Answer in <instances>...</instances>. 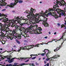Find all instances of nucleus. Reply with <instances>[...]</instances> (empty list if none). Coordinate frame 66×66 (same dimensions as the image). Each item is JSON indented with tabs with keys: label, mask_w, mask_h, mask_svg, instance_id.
I'll return each mask as SVG.
<instances>
[{
	"label": "nucleus",
	"mask_w": 66,
	"mask_h": 66,
	"mask_svg": "<svg viewBox=\"0 0 66 66\" xmlns=\"http://www.w3.org/2000/svg\"><path fill=\"white\" fill-rule=\"evenodd\" d=\"M48 11L46 10L45 13V14H46L47 16H53V17H55V19H57L59 18V16L57 15V14H56V13H51V12L52 11L53 12H54V11L53 9H52L50 8L48 9ZM54 11V12H53Z\"/></svg>",
	"instance_id": "f257e3e1"
},
{
	"label": "nucleus",
	"mask_w": 66,
	"mask_h": 66,
	"mask_svg": "<svg viewBox=\"0 0 66 66\" xmlns=\"http://www.w3.org/2000/svg\"><path fill=\"white\" fill-rule=\"evenodd\" d=\"M35 26L36 27V28L37 29L35 30H34L33 31L32 30V29L33 28V26H32V27L30 28V30L29 31V33L30 34H42V32H41L42 30V29L41 28V27H39L38 28H37L38 27V25L37 24H36Z\"/></svg>",
	"instance_id": "f03ea898"
},
{
	"label": "nucleus",
	"mask_w": 66,
	"mask_h": 66,
	"mask_svg": "<svg viewBox=\"0 0 66 66\" xmlns=\"http://www.w3.org/2000/svg\"><path fill=\"white\" fill-rule=\"evenodd\" d=\"M48 17V16L47 15V14H43L42 15V16L44 18V19L45 20L44 21V22H43L42 23V24H44V26L45 27H49V24L48 23H47V22H46V21H47L48 20V18H46V16Z\"/></svg>",
	"instance_id": "7ed1b4c3"
},
{
	"label": "nucleus",
	"mask_w": 66,
	"mask_h": 66,
	"mask_svg": "<svg viewBox=\"0 0 66 66\" xmlns=\"http://www.w3.org/2000/svg\"><path fill=\"white\" fill-rule=\"evenodd\" d=\"M32 27V26L30 25V27H28V28H26V27H21V31H23V32H24L25 33H30V29H31Z\"/></svg>",
	"instance_id": "20e7f679"
},
{
	"label": "nucleus",
	"mask_w": 66,
	"mask_h": 66,
	"mask_svg": "<svg viewBox=\"0 0 66 66\" xmlns=\"http://www.w3.org/2000/svg\"><path fill=\"white\" fill-rule=\"evenodd\" d=\"M19 17L18 16L16 18V16L14 17V19L11 20V23H16V21H17L19 23H20L21 21L22 20V19L20 18H19Z\"/></svg>",
	"instance_id": "39448f33"
},
{
	"label": "nucleus",
	"mask_w": 66,
	"mask_h": 66,
	"mask_svg": "<svg viewBox=\"0 0 66 66\" xmlns=\"http://www.w3.org/2000/svg\"><path fill=\"white\" fill-rule=\"evenodd\" d=\"M56 11L59 14L60 16H64L65 17L66 16V14L64 12H64L63 10L57 9L56 10Z\"/></svg>",
	"instance_id": "423d86ee"
},
{
	"label": "nucleus",
	"mask_w": 66,
	"mask_h": 66,
	"mask_svg": "<svg viewBox=\"0 0 66 66\" xmlns=\"http://www.w3.org/2000/svg\"><path fill=\"white\" fill-rule=\"evenodd\" d=\"M31 11H30V13H29V15H27V18H28V19H31V16H33V17H34V14L33 13V11H34V9H33L32 8H31V9H30Z\"/></svg>",
	"instance_id": "0eeeda50"
},
{
	"label": "nucleus",
	"mask_w": 66,
	"mask_h": 66,
	"mask_svg": "<svg viewBox=\"0 0 66 66\" xmlns=\"http://www.w3.org/2000/svg\"><path fill=\"white\" fill-rule=\"evenodd\" d=\"M8 28V25L7 24H4V28H3V32L5 31L6 33H7V32H8L9 31L10 29L7 28Z\"/></svg>",
	"instance_id": "6e6552de"
},
{
	"label": "nucleus",
	"mask_w": 66,
	"mask_h": 66,
	"mask_svg": "<svg viewBox=\"0 0 66 66\" xmlns=\"http://www.w3.org/2000/svg\"><path fill=\"white\" fill-rule=\"evenodd\" d=\"M2 21L4 22H8V23L10 25V23H12L11 20H9L8 18H3Z\"/></svg>",
	"instance_id": "1a4fd4ad"
},
{
	"label": "nucleus",
	"mask_w": 66,
	"mask_h": 66,
	"mask_svg": "<svg viewBox=\"0 0 66 66\" xmlns=\"http://www.w3.org/2000/svg\"><path fill=\"white\" fill-rule=\"evenodd\" d=\"M21 18L22 19V20H23L24 23H21L20 24V25L21 26H24V24H27V21H28V20L27 19H25L24 17H21Z\"/></svg>",
	"instance_id": "9d476101"
},
{
	"label": "nucleus",
	"mask_w": 66,
	"mask_h": 66,
	"mask_svg": "<svg viewBox=\"0 0 66 66\" xmlns=\"http://www.w3.org/2000/svg\"><path fill=\"white\" fill-rule=\"evenodd\" d=\"M15 34L16 35V36H13V37H14V38L15 39H16V38H17L18 39H21V37H22L21 35H20L18 34Z\"/></svg>",
	"instance_id": "9b49d317"
},
{
	"label": "nucleus",
	"mask_w": 66,
	"mask_h": 66,
	"mask_svg": "<svg viewBox=\"0 0 66 66\" xmlns=\"http://www.w3.org/2000/svg\"><path fill=\"white\" fill-rule=\"evenodd\" d=\"M15 23H9L10 26L12 28H13L14 27H15V28L16 29H18V26L17 25V24H16Z\"/></svg>",
	"instance_id": "f8f14e48"
},
{
	"label": "nucleus",
	"mask_w": 66,
	"mask_h": 66,
	"mask_svg": "<svg viewBox=\"0 0 66 66\" xmlns=\"http://www.w3.org/2000/svg\"><path fill=\"white\" fill-rule=\"evenodd\" d=\"M8 32H10V33H11L14 35L15 34H16V29H13L12 30H9Z\"/></svg>",
	"instance_id": "ddd939ff"
},
{
	"label": "nucleus",
	"mask_w": 66,
	"mask_h": 66,
	"mask_svg": "<svg viewBox=\"0 0 66 66\" xmlns=\"http://www.w3.org/2000/svg\"><path fill=\"white\" fill-rule=\"evenodd\" d=\"M56 2H54V3L55 4H56V3H57V4H56L55 5H54V9H55V8H56L57 7V6H58V4H59V5H60V1H59L58 0H56Z\"/></svg>",
	"instance_id": "4468645a"
},
{
	"label": "nucleus",
	"mask_w": 66,
	"mask_h": 66,
	"mask_svg": "<svg viewBox=\"0 0 66 66\" xmlns=\"http://www.w3.org/2000/svg\"><path fill=\"white\" fill-rule=\"evenodd\" d=\"M33 21H35V23H39L40 21H43V20H39L37 18H35L33 19Z\"/></svg>",
	"instance_id": "2eb2a0df"
},
{
	"label": "nucleus",
	"mask_w": 66,
	"mask_h": 66,
	"mask_svg": "<svg viewBox=\"0 0 66 66\" xmlns=\"http://www.w3.org/2000/svg\"><path fill=\"white\" fill-rule=\"evenodd\" d=\"M14 3H11L10 4V5H7L6 6H9V7H11V8H14V6L15 5V4H14Z\"/></svg>",
	"instance_id": "dca6fc26"
},
{
	"label": "nucleus",
	"mask_w": 66,
	"mask_h": 66,
	"mask_svg": "<svg viewBox=\"0 0 66 66\" xmlns=\"http://www.w3.org/2000/svg\"><path fill=\"white\" fill-rule=\"evenodd\" d=\"M57 57H60V55L59 56H56V57H52V58L51 59V60H50V64L51 63H52V62H51V61H54V59H57Z\"/></svg>",
	"instance_id": "f3484780"
},
{
	"label": "nucleus",
	"mask_w": 66,
	"mask_h": 66,
	"mask_svg": "<svg viewBox=\"0 0 66 66\" xmlns=\"http://www.w3.org/2000/svg\"><path fill=\"white\" fill-rule=\"evenodd\" d=\"M5 1V0H4V2L3 1V0H2V2L1 3H0V4H3L4 5V6H6V5L7 4V3H5L4 2V1Z\"/></svg>",
	"instance_id": "a211bd4d"
},
{
	"label": "nucleus",
	"mask_w": 66,
	"mask_h": 66,
	"mask_svg": "<svg viewBox=\"0 0 66 66\" xmlns=\"http://www.w3.org/2000/svg\"><path fill=\"white\" fill-rule=\"evenodd\" d=\"M34 55V54H31L30 55V56H31V57H29V58H25V57H23L21 58V59H24V60H26L27 59H30V58H31L32 57V56H34V55Z\"/></svg>",
	"instance_id": "6ab92c4d"
},
{
	"label": "nucleus",
	"mask_w": 66,
	"mask_h": 66,
	"mask_svg": "<svg viewBox=\"0 0 66 66\" xmlns=\"http://www.w3.org/2000/svg\"><path fill=\"white\" fill-rule=\"evenodd\" d=\"M64 0H62V1H61V2L59 1V5L61 6H62V4L63 3V4H64V3H65V1H64Z\"/></svg>",
	"instance_id": "aec40b11"
},
{
	"label": "nucleus",
	"mask_w": 66,
	"mask_h": 66,
	"mask_svg": "<svg viewBox=\"0 0 66 66\" xmlns=\"http://www.w3.org/2000/svg\"><path fill=\"white\" fill-rule=\"evenodd\" d=\"M27 19L28 20V21H27V22L26 24H27L28 26H29L30 25V24H31V23H32V21H31L29 22V20L28 19Z\"/></svg>",
	"instance_id": "412c9836"
},
{
	"label": "nucleus",
	"mask_w": 66,
	"mask_h": 66,
	"mask_svg": "<svg viewBox=\"0 0 66 66\" xmlns=\"http://www.w3.org/2000/svg\"><path fill=\"white\" fill-rule=\"evenodd\" d=\"M1 35H0V36L2 37H4V33L2 31H1Z\"/></svg>",
	"instance_id": "4be33fe9"
},
{
	"label": "nucleus",
	"mask_w": 66,
	"mask_h": 66,
	"mask_svg": "<svg viewBox=\"0 0 66 66\" xmlns=\"http://www.w3.org/2000/svg\"><path fill=\"white\" fill-rule=\"evenodd\" d=\"M24 13H27V14H29V15H30V11L29 12V10H27Z\"/></svg>",
	"instance_id": "5701e85b"
},
{
	"label": "nucleus",
	"mask_w": 66,
	"mask_h": 66,
	"mask_svg": "<svg viewBox=\"0 0 66 66\" xmlns=\"http://www.w3.org/2000/svg\"><path fill=\"white\" fill-rule=\"evenodd\" d=\"M0 26H1V28L2 29V30L3 31V29L4 28V25L2 24Z\"/></svg>",
	"instance_id": "b1692460"
},
{
	"label": "nucleus",
	"mask_w": 66,
	"mask_h": 66,
	"mask_svg": "<svg viewBox=\"0 0 66 66\" xmlns=\"http://www.w3.org/2000/svg\"><path fill=\"white\" fill-rule=\"evenodd\" d=\"M49 53L48 52V53L46 54V56L47 58H49Z\"/></svg>",
	"instance_id": "393cba45"
},
{
	"label": "nucleus",
	"mask_w": 66,
	"mask_h": 66,
	"mask_svg": "<svg viewBox=\"0 0 66 66\" xmlns=\"http://www.w3.org/2000/svg\"><path fill=\"white\" fill-rule=\"evenodd\" d=\"M13 59H11L10 60H9V63H12V62H13Z\"/></svg>",
	"instance_id": "a878e982"
},
{
	"label": "nucleus",
	"mask_w": 66,
	"mask_h": 66,
	"mask_svg": "<svg viewBox=\"0 0 66 66\" xmlns=\"http://www.w3.org/2000/svg\"><path fill=\"white\" fill-rule=\"evenodd\" d=\"M21 27H20L18 26V29H19V31H21L22 30L21 29Z\"/></svg>",
	"instance_id": "bb28decb"
},
{
	"label": "nucleus",
	"mask_w": 66,
	"mask_h": 66,
	"mask_svg": "<svg viewBox=\"0 0 66 66\" xmlns=\"http://www.w3.org/2000/svg\"><path fill=\"white\" fill-rule=\"evenodd\" d=\"M1 42H2L3 45H4V44L5 43V41H4L3 40H2V41H1Z\"/></svg>",
	"instance_id": "cd10ccee"
},
{
	"label": "nucleus",
	"mask_w": 66,
	"mask_h": 66,
	"mask_svg": "<svg viewBox=\"0 0 66 66\" xmlns=\"http://www.w3.org/2000/svg\"><path fill=\"white\" fill-rule=\"evenodd\" d=\"M15 40H16V43H18V44H20V42H19V41L18 40L16 39Z\"/></svg>",
	"instance_id": "c85d7f7f"
},
{
	"label": "nucleus",
	"mask_w": 66,
	"mask_h": 66,
	"mask_svg": "<svg viewBox=\"0 0 66 66\" xmlns=\"http://www.w3.org/2000/svg\"><path fill=\"white\" fill-rule=\"evenodd\" d=\"M32 45H30V46H28V49L29 50L31 48V47H32Z\"/></svg>",
	"instance_id": "c756f323"
},
{
	"label": "nucleus",
	"mask_w": 66,
	"mask_h": 66,
	"mask_svg": "<svg viewBox=\"0 0 66 66\" xmlns=\"http://www.w3.org/2000/svg\"><path fill=\"white\" fill-rule=\"evenodd\" d=\"M8 37H9V38H10L11 40H12L13 39V38L12 37H10V36H9Z\"/></svg>",
	"instance_id": "7c9ffc66"
},
{
	"label": "nucleus",
	"mask_w": 66,
	"mask_h": 66,
	"mask_svg": "<svg viewBox=\"0 0 66 66\" xmlns=\"http://www.w3.org/2000/svg\"><path fill=\"white\" fill-rule=\"evenodd\" d=\"M30 64L29 65V66H35V65L33 64V63Z\"/></svg>",
	"instance_id": "2f4dec72"
},
{
	"label": "nucleus",
	"mask_w": 66,
	"mask_h": 66,
	"mask_svg": "<svg viewBox=\"0 0 66 66\" xmlns=\"http://www.w3.org/2000/svg\"><path fill=\"white\" fill-rule=\"evenodd\" d=\"M25 47H26V49H27V50H29V46H25Z\"/></svg>",
	"instance_id": "473e14b6"
},
{
	"label": "nucleus",
	"mask_w": 66,
	"mask_h": 66,
	"mask_svg": "<svg viewBox=\"0 0 66 66\" xmlns=\"http://www.w3.org/2000/svg\"><path fill=\"white\" fill-rule=\"evenodd\" d=\"M36 15L37 17H38V16H39V13H36Z\"/></svg>",
	"instance_id": "72a5a7b5"
},
{
	"label": "nucleus",
	"mask_w": 66,
	"mask_h": 66,
	"mask_svg": "<svg viewBox=\"0 0 66 66\" xmlns=\"http://www.w3.org/2000/svg\"><path fill=\"white\" fill-rule=\"evenodd\" d=\"M33 18L32 19L29 20V22H30V21H32L33 20V19H34V18Z\"/></svg>",
	"instance_id": "f704fd0d"
},
{
	"label": "nucleus",
	"mask_w": 66,
	"mask_h": 66,
	"mask_svg": "<svg viewBox=\"0 0 66 66\" xmlns=\"http://www.w3.org/2000/svg\"><path fill=\"white\" fill-rule=\"evenodd\" d=\"M65 27V25H64V24H62L61 25V28H63Z\"/></svg>",
	"instance_id": "c9c22d12"
},
{
	"label": "nucleus",
	"mask_w": 66,
	"mask_h": 66,
	"mask_svg": "<svg viewBox=\"0 0 66 66\" xmlns=\"http://www.w3.org/2000/svg\"><path fill=\"white\" fill-rule=\"evenodd\" d=\"M19 3H22L23 2V1L20 0L19 1Z\"/></svg>",
	"instance_id": "e433bc0d"
},
{
	"label": "nucleus",
	"mask_w": 66,
	"mask_h": 66,
	"mask_svg": "<svg viewBox=\"0 0 66 66\" xmlns=\"http://www.w3.org/2000/svg\"><path fill=\"white\" fill-rule=\"evenodd\" d=\"M1 59H2V60H4L5 58H4V57L1 56Z\"/></svg>",
	"instance_id": "4c0bfd02"
},
{
	"label": "nucleus",
	"mask_w": 66,
	"mask_h": 66,
	"mask_svg": "<svg viewBox=\"0 0 66 66\" xmlns=\"http://www.w3.org/2000/svg\"><path fill=\"white\" fill-rule=\"evenodd\" d=\"M63 36H62L60 38V39H59V40H57L58 41H59V40H61L62 39H63Z\"/></svg>",
	"instance_id": "58836bf2"
},
{
	"label": "nucleus",
	"mask_w": 66,
	"mask_h": 66,
	"mask_svg": "<svg viewBox=\"0 0 66 66\" xmlns=\"http://www.w3.org/2000/svg\"><path fill=\"white\" fill-rule=\"evenodd\" d=\"M35 47H38V44H37L35 45Z\"/></svg>",
	"instance_id": "ea45409f"
},
{
	"label": "nucleus",
	"mask_w": 66,
	"mask_h": 66,
	"mask_svg": "<svg viewBox=\"0 0 66 66\" xmlns=\"http://www.w3.org/2000/svg\"><path fill=\"white\" fill-rule=\"evenodd\" d=\"M25 63H22L21 64V65H19V66H23V65H24Z\"/></svg>",
	"instance_id": "a19ab883"
},
{
	"label": "nucleus",
	"mask_w": 66,
	"mask_h": 66,
	"mask_svg": "<svg viewBox=\"0 0 66 66\" xmlns=\"http://www.w3.org/2000/svg\"><path fill=\"white\" fill-rule=\"evenodd\" d=\"M63 12H66V8H64L63 10Z\"/></svg>",
	"instance_id": "79ce46f5"
},
{
	"label": "nucleus",
	"mask_w": 66,
	"mask_h": 66,
	"mask_svg": "<svg viewBox=\"0 0 66 66\" xmlns=\"http://www.w3.org/2000/svg\"><path fill=\"white\" fill-rule=\"evenodd\" d=\"M57 48H56V49H55V50H54V51L55 52H56V51H57V50H59V49H58L57 50Z\"/></svg>",
	"instance_id": "37998d69"
},
{
	"label": "nucleus",
	"mask_w": 66,
	"mask_h": 66,
	"mask_svg": "<svg viewBox=\"0 0 66 66\" xmlns=\"http://www.w3.org/2000/svg\"><path fill=\"white\" fill-rule=\"evenodd\" d=\"M27 34V33H26V34L25 33V34H26V37H29V35Z\"/></svg>",
	"instance_id": "c03bdc74"
},
{
	"label": "nucleus",
	"mask_w": 66,
	"mask_h": 66,
	"mask_svg": "<svg viewBox=\"0 0 66 66\" xmlns=\"http://www.w3.org/2000/svg\"><path fill=\"white\" fill-rule=\"evenodd\" d=\"M15 2L16 3H17L18 2V1H17V0H15Z\"/></svg>",
	"instance_id": "a18cd8bd"
},
{
	"label": "nucleus",
	"mask_w": 66,
	"mask_h": 66,
	"mask_svg": "<svg viewBox=\"0 0 66 66\" xmlns=\"http://www.w3.org/2000/svg\"><path fill=\"white\" fill-rule=\"evenodd\" d=\"M35 58H36V57H33L31 59L32 60H34L35 59Z\"/></svg>",
	"instance_id": "49530a36"
},
{
	"label": "nucleus",
	"mask_w": 66,
	"mask_h": 66,
	"mask_svg": "<svg viewBox=\"0 0 66 66\" xmlns=\"http://www.w3.org/2000/svg\"><path fill=\"white\" fill-rule=\"evenodd\" d=\"M46 53H44L43 54H42L41 55L42 56H44L45 54Z\"/></svg>",
	"instance_id": "de8ad7c7"
},
{
	"label": "nucleus",
	"mask_w": 66,
	"mask_h": 66,
	"mask_svg": "<svg viewBox=\"0 0 66 66\" xmlns=\"http://www.w3.org/2000/svg\"><path fill=\"white\" fill-rule=\"evenodd\" d=\"M7 57H8V56H4V58H6H6H7Z\"/></svg>",
	"instance_id": "09e8293b"
},
{
	"label": "nucleus",
	"mask_w": 66,
	"mask_h": 66,
	"mask_svg": "<svg viewBox=\"0 0 66 66\" xmlns=\"http://www.w3.org/2000/svg\"><path fill=\"white\" fill-rule=\"evenodd\" d=\"M30 17L31 18L30 19H31V18H32V17H35V16H34H34H30Z\"/></svg>",
	"instance_id": "8fccbe9b"
},
{
	"label": "nucleus",
	"mask_w": 66,
	"mask_h": 66,
	"mask_svg": "<svg viewBox=\"0 0 66 66\" xmlns=\"http://www.w3.org/2000/svg\"><path fill=\"white\" fill-rule=\"evenodd\" d=\"M15 50H12V51H9L8 52H7H7L8 53H9V52H12V51H15Z\"/></svg>",
	"instance_id": "3c124183"
},
{
	"label": "nucleus",
	"mask_w": 66,
	"mask_h": 66,
	"mask_svg": "<svg viewBox=\"0 0 66 66\" xmlns=\"http://www.w3.org/2000/svg\"><path fill=\"white\" fill-rule=\"evenodd\" d=\"M49 60V58H47V59H46V61H48Z\"/></svg>",
	"instance_id": "603ef678"
},
{
	"label": "nucleus",
	"mask_w": 66,
	"mask_h": 66,
	"mask_svg": "<svg viewBox=\"0 0 66 66\" xmlns=\"http://www.w3.org/2000/svg\"><path fill=\"white\" fill-rule=\"evenodd\" d=\"M22 36H23V37H24V38H26V37H27V36H26V37H25V36L24 35H21Z\"/></svg>",
	"instance_id": "864d4df0"
},
{
	"label": "nucleus",
	"mask_w": 66,
	"mask_h": 66,
	"mask_svg": "<svg viewBox=\"0 0 66 66\" xmlns=\"http://www.w3.org/2000/svg\"><path fill=\"white\" fill-rule=\"evenodd\" d=\"M5 10H6V9H3V10H2V11H5Z\"/></svg>",
	"instance_id": "5fc2aeb1"
},
{
	"label": "nucleus",
	"mask_w": 66,
	"mask_h": 66,
	"mask_svg": "<svg viewBox=\"0 0 66 66\" xmlns=\"http://www.w3.org/2000/svg\"><path fill=\"white\" fill-rule=\"evenodd\" d=\"M8 57L9 58H11V57H12V56L10 55H9V56H8Z\"/></svg>",
	"instance_id": "6e6d98bb"
},
{
	"label": "nucleus",
	"mask_w": 66,
	"mask_h": 66,
	"mask_svg": "<svg viewBox=\"0 0 66 66\" xmlns=\"http://www.w3.org/2000/svg\"><path fill=\"white\" fill-rule=\"evenodd\" d=\"M57 25H58V26H60V24L59 23H58L57 24Z\"/></svg>",
	"instance_id": "4d7b16f0"
},
{
	"label": "nucleus",
	"mask_w": 66,
	"mask_h": 66,
	"mask_svg": "<svg viewBox=\"0 0 66 66\" xmlns=\"http://www.w3.org/2000/svg\"><path fill=\"white\" fill-rule=\"evenodd\" d=\"M29 59L25 61V62H29Z\"/></svg>",
	"instance_id": "13d9d810"
},
{
	"label": "nucleus",
	"mask_w": 66,
	"mask_h": 66,
	"mask_svg": "<svg viewBox=\"0 0 66 66\" xmlns=\"http://www.w3.org/2000/svg\"><path fill=\"white\" fill-rule=\"evenodd\" d=\"M1 16H2V15L1 13H0V16L1 17Z\"/></svg>",
	"instance_id": "bf43d9fd"
},
{
	"label": "nucleus",
	"mask_w": 66,
	"mask_h": 66,
	"mask_svg": "<svg viewBox=\"0 0 66 66\" xmlns=\"http://www.w3.org/2000/svg\"><path fill=\"white\" fill-rule=\"evenodd\" d=\"M56 56V55H54L53 57H55Z\"/></svg>",
	"instance_id": "052dcab7"
},
{
	"label": "nucleus",
	"mask_w": 66,
	"mask_h": 66,
	"mask_svg": "<svg viewBox=\"0 0 66 66\" xmlns=\"http://www.w3.org/2000/svg\"><path fill=\"white\" fill-rule=\"evenodd\" d=\"M7 59L8 60H11V58H7Z\"/></svg>",
	"instance_id": "680f3d73"
},
{
	"label": "nucleus",
	"mask_w": 66,
	"mask_h": 66,
	"mask_svg": "<svg viewBox=\"0 0 66 66\" xmlns=\"http://www.w3.org/2000/svg\"><path fill=\"white\" fill-rule=\"evenodd\" d=\"M36 65H39V64L37 63V62H36Z\"/></svg>",
	"instance_id": "e2e57ef3"
},
{
	"label": "nucleus",
	"mask_w": 66,
	"mask_h": 66,
	"mask_svg": "<svg viewBox=\"0 0 66 66\" xmlns=\"http://www.w3.org/2000/svg\"><path fill=\"white\" fill-rule=\"evenodd\" d=\"M21 50L20 49H19L18 50V52H20V51Z\"/></svg>",
	"instance_id": "0e129e2a"
},
{
	"label": "nucleus",
	"mask_w": 66,
	"mask_h": 66,
	"mask_svg": "<svg viewBox=\"0 0 66 66\" xmlns=\"http://www.w3.org/2000/svg\"><path fill=\"white\" fill-rule=\"evenodd\" d=\"M18 64L17 63H14V65H17Z\"/></svg>",
	"instance_id": "69168bd1"
},
{
	"label": "nucleus",
	"mask_w": 66,
	"mask_h": 66,
	"mask_svg": "<svg viewBox=\"0 0 66 66\" xmlns=\"http://www.w3.org/2000/svg\"><path fill=\"white\" fill-rule=\"evenodd\" d=\"M46 65H47V66H49V63H47Z\"/></svg>",
	"instance_id": "338daca9"
},
{
	"label": "nucleus",
	"mask_w": 66,
	"mask_h": 66,
	"mask_svg": "<svg viewBox=\"0 0 66 66\" xmlns=\"http://www.w3.org/2000/svg\"><path fill=\"white\" fill-rule=\"evenodd\" d=\"M13 66H19V65H13Z\"/></svg>",
	"instance_id": "774afa93"
}]
</instances>
